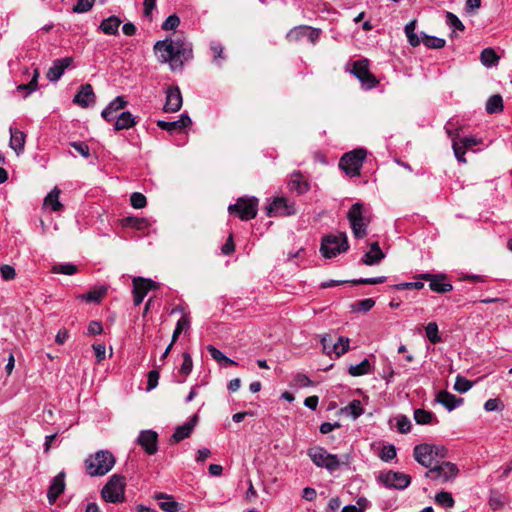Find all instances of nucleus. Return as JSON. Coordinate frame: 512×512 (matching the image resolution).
Masks as SVG:
<instances>
[{"label":"nucleus","mask_w":512,"mask_h":512,"mask_svg":"<svg viewBox=\"0 0 512 512\" xmlns=\"http://www.w3.org/2000/svg\"><path fill=\"white\" fill-rule=\"evenodd\" d=\"M10 131V141H9V146L17 153L19 154L20 152L23 151L24 149V145H25V134L18 130V129H15L13 127H10L9 129Z\"/></svg>","instance_id":"c85d7f7f"},{"label":"nucleus","mask_w":512,"mask_h":512,"mask_svg":"<svg viewBox=\"0 0 512 512\" xmlns=\"http://www.w3.org/2000/svg\"><path fill=\"white\" fill-rule=\"evenodd\" d=\"M125 477L114 474L101 490L102 498L109 503H121L125 500Z\"/></svg>","instance_id":"20e7f679"},{"label":"nucleus","mask_w":512,"mask_h":512,"mask_svg":"<svg viewBox=\"0 0 512 512\" xmlns=\"http://www.w3.org/2000/svg\"><path fill=\"white\" fill-rule=\"evenodd\" d=\"M435 503L441 507L452 508L455 505V500L451 493L441 491L435 495Z\"/></svg>","instance_id":"4c0bfd02"},{"label":"nucleus","mask_w":512,"mask_h":512,"mask_svg":"<svg viewBox=\"0 0 512 512\" xmlns=\"http://www.w3.org/2000/svg\"><path fill=\"white\" fill-rule=\"evenodd\" d=\"M207 350L210 354V356L215 360L217 361L219 364H222V361L224 359H226V356L219 350L217 349L215 346L213 345H208L207 346Z\"/></svg>","instance_id":"0e129e2a"},{"label":"nucleus","mask_w":512,"mask_h":512,"mask_svg":"<svg viewBox=\"0 0 512 512\" xmlns=\"http://www.w3.org/2000/svg\"><path fill=\"white\" fill-rule=\"evenodd\" d=\"M349 338L339 337L337 343L332 344L333 352L339 357L349 350Z\"/></svg>","instance_id":"49530a36"},{"label":"nucleus","mask_w":512,"mask_h":512,"mask_svg":"<svg viewBox=\"0 0 512 512\" xmlns=\"http://www.w3.org/2000/svg\"><path fill=\"white\" fill-rule=\"evenodd\" d=\"M423 287H424V283L421 281L404 282V283H400V284H397L394 286V288L397 290H410V289L420 290Z\"/></svg>","instance_id":"bf43d9fd"},{"label":"nucleus","mask_w":512,"mask_h":512,"mask_svg":"<svg viewBox=\"0 0 512 512\" xmlns=\"http://www.w3.org/2000/svg\"><path fill=\"white\" fill-rule=\"evenodd\" d=\"M127 101L123 96L114 98L101 112V116L107 122L113 121L116 118V112L124 109Z\"/></svg>","instance_id":"4be33fe9"},{"label":"nucleus","mask_w":512,"mask_h":512,"mask_svg":"<svg viewBox=\"0 0 512 512\" xmlns=\"http://www.w3.org/2000/svg\"><path fill=\"white\" fill-rule=\"evenodd\" d=\"M503 110V99L499 94L492 95L486 102V111L489 114L501 112Z\"/></svg>","instance_id":"72a5a7b5"},{"label":"nucleus","mask_w":512,"mask_h":512,"mask_svg":"<svg viewBox=\"0 0 512 512\" xmlns=\"http://www.w3.org/2000/svg\"><path fill=\"white\" fill-rule=\"evenodd\" d=\"M0 274H1V277L6 281L12 280L16 276L15 269L12 266L7 265V264L2 265L0 267Z\"/></svg>","instance_id":"052dcab7"},{"label":"nucleus","mask_w":512,"mask_h":512,"mask_svg":"<svg viewBox=\"0 0 512 512\" xmlns=\"http://www.w3.org/2000/svg\"><path fill=\"white\" fill-rule=\"evenodd\" d=\"M384 257L385 254L381 250L379 243L373 242L370 244V250L362 257V262L365 265L373 266L379 264Z\"/></svg>","instance_id":"b1692460"},{"label":"nucleus","mask_w":512,"mask_h":512,"mask_svg":"<svg viewBox=\"0 0 512 512\" xmlns=\"http://www.w3.org/2000/svg\"><path fill=\"white\" fill-rule=\"evenodd\" d=\"M366 155L367 152L363 148L347 152L341 157L339 167L350 177L359 176Z\"/></svg>","instance_id":"39448f33"},{"label":"nucleus","mask_w":512,"mask_h":512,"mask_svg":"<svg viewBox=\"0 0 512 512\" xmlns=\"http://www.w3.org/2000/svg\"><path fill=\"white\" fill-rule=\"evenodd\" d=\"M288 186L291 191H295L297 194H304L310 189L308 182L303 179L300 172H293L291 174Z\"/></svg>","instance_id":"bb28decb"},{"label":"nucleus","mask_w":512,"mask_h":512,"mask_svg":"<svg viewBox=\"0 0 512 512\" xmlns=\"http://www.w3.org/2000/svg\"><path fill=\"white\" fill-rule=\"evenodd\" d=\"M197 420H198V416L194 415L189 422H187L181 426H178L175 429V431L171 437V441L178 443V442L188 438L191 435V433L194 429V426L197 423Z\"/></svg>","instance_id":"393cba45"},{"label":"nucleus","mask_w":512,"mask_h":512,"mask_svg":"<svg viewBox=\"0 0 512 512\" xmlns=\"http://www.w3.org/2000/svg\"><path fill=\"white\" fill-rule=\"evenodd\" d=\"M73 102L82 108H87L95 103V94L90 84L80 87L78 93L74 96Z\"/></svg>","instance_id":"aec40b11"},{"label":"nucleus","mask_w":512,"mask_h":512,"mask_svg":"<svg viewBox=\"0 0 512 512\" xmlns=\"http://www.w3.org/2000/svg\"><path fill=\"white\" fill-rule=\"evenodd\" d=\"M154 48L163 61H169L175 65H182L184 61L192 58V48L190 44L181 40H172L171 38H167L156 42Z\"/></svg>","instance_id":"f257e3e1"},{"label":"nucleus","mask_w":512,"mask_h":512,"mask_svg":"<svg viewBox=\"0 0 512 512\" xmlns=\"http://www.w3.org/2000/svg\"><path fill=\"white\" fill-rule=\"evenodd\" d=\"M158 499H168L159 504L160 508L165 512H177L179 510V503L171 500V496L160 494L157 496Z\"/></svg>","instance_id":"a18cd8bd"},{"label":"nucleus","mask_w":512,"mask_h":512,"mask_svg":"<svg viewBox=\"0 0 512 512\" xmlns=\"http://www.w3.org/2000/svg\"><path fill=\"white\" fill-rule=\"evenodd\" d=\"M122 20L117 16H110L104 19L100 24L102 32H118Z\"/></svg>","instance_id":"c9c22d12"},{"label":"nucleus","mask_w":512,"mask_h":512,"mask_svg":"<svg viewBox=\"0 0 512 512\" xmlns=\"http://www.w3.org/2000/svg\"><path fill=\"white\" fill-rule=\"evenodd\" d=\"M378 480L388 488L403 490L411 483V477L402 472L388 471L381 473Z\"/></svg>","instance_id":"ddd939ff"},{"label":"nucleus","mask_w":512,"mask_h":512,"mask_svg":"<svg viewBox=\"0 0 512 512\" xmlns=\"http://www.w3.org/2000/svg\"><path fill=\"white\" fill-rule=\"evenodd\" d=\"M229 213H236L243 220L254 219L258 211V199L256 197H240L235 204L228 207Z\"/></svg>","instance_id":"0eeeda50"},{"label":"nucleus","mask_w":512,"mask_h":512,"mask_svg":"<svg viewBox=\"0 0 512 512\" xmlns=\"http://www.w3.org/2000/svg\"><path fill=\"white\" fill-rule=\"evenodd\" d=\"M480 60L485 67L490 68L498 64L499 56L493 48L488 47L482 50Z\"/></svg>","instance_id":"7c9ffc66"},{"label":"nucleus","mask_w":512,"mask_h":512,"mask_svg":"<svg viewBox=\"0 0 512 512\" xmlns=\"http://www.w3.org/2000/svg\"><path fill=\"white\" fill-rule=\"evenodd\" d=\"M445 23L455 32V30H464V25L460 19L451 12H445L444 14Z\"/></svg>","instance_id":"c03bdc74"},{"label":"nucleus","mask_w":512,"mask_h":512,"mask_svg":"<svg viewBox=\"0 0 512 512\" xmlns=\"http://www.w3.org/2000/svg\"><path fill=\"white\" fill-rule=\"evenodd\" d=\"M344 411L349 413L353 419H357L363 414V408L359 400L351 401Z\"/></svg>","instance_id":"de8ad7c7"},{"label":"nucleus","mask_w":512,"mask_h":512,"mask_svg":"<svg viewBox=\"0 0 512 512\" xmlns=\"http://www.w3.org/2000/svg\"><path fill=\"white\" fill-rule=\"evenodd\" d=\"M346 70L359 79L362 86L366 89L374 88L378 83L376 78L369 71L367 60H357L351 64V68H349L348 64Z\"/></svg>","instance_id":"9d476101"},{"label":"nucleus","mask_w":512,"mask_h":512,"mask_svg":"<svg viewBox=\"0 0 512 512\" xmlns=\"http://www.w3.org/2000/svg\"><path fill=\"white\" fill-rule=\"evenodd\" d=\"M132 283L133 303L135 306H139L143 302L149 291L157 290L159 288V283L143 277H134Z\"/></svg>","instance_id":"f8f14e48"},{"label":"nucleus","mask_w":512,"mask_h":512,"mask_svg":"<svg viewBox=\"0 0 512 512\" xmlns=\"http://www.w3.org/2000/svg\"><path fill=\"white\" fill-rule=\"evenodd\" d=\"M414 420L417 424H430L437 423L438 420L435 418V415L432 412L426 411L424 409H416L414 411Z\"/></svg>","instance_id":"f704fd0d"},{"label":"nucleus","mask_w":512,"mask_h":512,"mask_svg":"<svg viewBox=\"0 0 512 512\" xmlns=\"http://www.w3.org/2000/svg\"><path fill=\"white\" fill-rule=\"evenodd\" d=\"M446 132L452 140V148L456 159L459 162L466 163V159L464 157L466 150L477 145L479 143L478 139L475 137H463L458 139V133H454L447 127Z\"/></svg>","instance_id":"9b49d317"},{"label":"nucleus","mask_w":512,"mask_h":512,"mask_svg":"<svg viewBox=\"0 0 512 512\" xmlns=\"http://www.w3.org/2000/svg\"><path fill=\"white\" fill-rule=\"evenodd\" d=\"M71 146L80 153L84 158H88L90 156V149L88 145L84 142H72Z\"/></svg>","instance_id":"e2e57ef3"},{"label":"nucleus","mask_w":512,"mask_h":512,"mask_svg":"<svg viewBox=\"0 0 512 512\" xmlns=\"http://www.w3.org/2000/svg\"><path fill=\"white\" fill-rule=\"evenodd\" d=\"M374 305L375 301L372 298H367L351 304V310L353 312L366 313L370 311Z\"/></svg>","instance_id":"79ce46f5"},{"label":"nucleus","mask_w":512,"mask_h":512,"mask_svg":"<svg viewBox=\"0 0 512 512\" xmlns=\"http://www.w3.org/2000/svg\"><path fill=\"white\" fill-rule=\"evenodd\" d=\"M300 36H306L307 41L311 44H315L319 38V34H291V33L286 34L287 40L289 42L299 41Z\"/></svg>","instance_id":"13d9d810"},{"label":"nucleus","mask_w":512,"mask_h":512,"mask_svg":"<svg viewBox=\"0 0 512 512\" xmlns=\"http://www.w3.org/2000/svg\"><path fill=\"white\" fill-rule=\"evenodd\" d=\"M348 372L353 377L369 374L371 372V364L368 359H364L359 364L350 365Z\"/></svg>","instance_id":"473e14b6"},{"label":"nucleus","mask_w":512,"mask_h":512,"mask_svg":"<svg viewBox=\"0 0 512 512\" xmlns=\"http://www.w3.org/2000/svg\"><path fill=\"white\" fill-rule=\"evenodd\" d=\"M94 2L95 0H78L73 7V11L76 13H85L93 7Z\"/></svg>","instance_id":"6e6d98bb"},{"label":"nucleus","mask_w":512,"mask_h":512,"mask_svg":"<svg viewBox=\"0 0 512 512\" xmlns=\"http://www.w3.org/2000/svg\"><path fill=\"white\" fill-rule=\"evenodd\" d=\"M182 107V95L177 86H170L166 90L165 112H177Z\"/></svg>","instance_id":"f3484780"},{"label":"nucleus","mask_w":512,"mask_h":512,"mask_svg":"<svg viewBox=\"0 0 512 512\" xmlns=\"http://www.w3.org/2000/svg\"><path fill=\"white\" fill-rule=\"evenodd\" d=\"M472 387V382L458 375L455 380L454 389L459 393H465Z\"/></svg>","instance_id":"603ef678"},{"label":"nucleus","mask_w":512,"mask_h":512,"mask_svg":"<svg viewBox=\"0 0 512 512\" xmlns=\"http://www.w3.org/2000/svg\"><path fill=\"white\" fill-rule=\"evenodd\" d=\"M422 35V43L431 49H439L444 47L445 40L430 34H421Z\"/></svg>","instance_id":"58836bf2"},{"label":"nucleus","mask_w":512,"mask_h":512,"mask_svg":"<svg viewBox=\"0 0 512 512\" xmlns=\"http://www.w3.org/2000/svg\"><path fill=\"white\" fill-rule=\"evenodd\" d=\"M65 489V473H58L51 481L47 492V498L50 504H53Z\"/></svg>","instance_id":"412c9836"},{"label":"nucleus","mask_w":512,"mask_h":512,"mask_svg":"<svg viewBox=\"0 0 512 512\" xmlns=\"http://www.w3.org/2000/svg\"><path fill=\"white\" fill-rule=\"evenodd\" d=\"M397 455L396 447L392 444L383 446L380 452V459L384 462L393 460Z\"/></svg>","instance_id":"09e8293b"},{"label":"nucleus","mask_w":512,"mask_h":512,"mask_svg":"<svg viewBox=\"0 0 512 512\" xmlns=\"http://www.w3.org/2000/svg\"><path fill=\"white\" fill-rule=\"evenodd\" d=\"M432 453L434 455L435 460L444 459L447 457L448 450L446 447L442 445H432Z\"/></svg>","instance_id":"774afa93"},{"label":"nucleus","mask_w":512,"mask_h":512,"mask_svg":"<svg viewBox=\"0 0 512 512\" xmlns=\"http://www.w3.org/2000/svg\"><path fill=\"white\" fill-rule=\"evenodd\" d=\"M385 281H386L385 276H379V277H373V278L355 279V280H351V283L354 285H359V284L376 285V284L384 283Z\"/></svg>","instance_id":"4d7b16f0"},{"label":"nucleus","mask_w":512,"mask_h":512,"mask_svg":"<svg viewBox=\"0 0 512 512\" xmlns=\"http://www.w3.org/2000/svg\"><path fill=\"white\" fill-rule=\"evenodd\" d=\"M123 225L127 227H132L138 230L145 229L149 226V222L145 218L139 217H126L123 219Z\"/></svg>","instance_id":"ea45409f"},{"label":"nucleus","mask_w":512,"mask_h":512,"mask_svg":"<svg viewBox=\"0 0 512 512\" xmlns=\"http://www.w3.org/2000/svg\"><path fill=\"white\" fill-rule=\"evenodd\" d=\"M308 456L316 466L325 468L329 472H334L340 466L337 455L329 453L323 447L309 449Z\"/></svg>","instance_id":"6e6552de"},{"label":"nucleus","mask_w":512,"mask_h":512,"mask_svg":"<svg viewBox=\"0 0 512 512\" xmlns=\"http://www.w3.org/2000/svg\"><path fill=\"white\" fill-rule=\"evenodd\" d=\"M39 76H40L39 70L37 68L34 69L32 79L28 83L18 85L17 90L19 92L24 91L25 92L24 97L26 98L29 94H31L32 92L37 90Z\"/></svg>","instance_id":"2f4dec72"},{"label":"nucleus","mask_w":512,"mask_h":512,"mask_svg":"<svg viewBox=\"0 0 512 512\" xmlns=\"http://www.w3.org/2000/svg\"><path fill=\"white\" fill-rule=\"evenodd\" d=\"M130 203L133 208L141 209L146 206L147 200H146V197L142 193L134 192V193H132V195L130 197Z\"/></svg>","instance_id":"3c124183"},{"label":"nucleus","mask_w":512,"mask_h":512,"mask_svg":"<svg viewBox=\"0 0 512 512\" xmlns=\"http://www.w3.org/2000/svg\"><path fill=\"white\" fill-rule=\"evenodd\" d=\"M414 459L423 467L431 468L436 461L432 453V444L422 443L413 449Z\"/></svg>","instance_id":"2eb2a0df"},{"label":"nucleus","mask_w":512,"mask_h":512,"mask_svg":"<svg viewBox=\"0 0 512 512\" xmlns=\"http://www.w3.org/2000/svg\"><path fill=\"white\" fill-rule=\"evenodd\" d=\"M421 278L425 280H429V286L432 291L438 292V293H446L453 289V286L451 283L445 281L444 275H432L429 273L421 275Z\"/></svg>","instance_id":"6ab92c4d"},{"label":"nucleus","mask_w":512,"mask_h":512,"mask_svg":"<svg viewBox=\"0 0 512 512\" xmlns=\"http://www.w3.org/2000/svg\"><path fill=\"white\" fill-rule=\"evenodd\" d=\"M436 401L443 405L449 412L463 403L462 398H457L448 391L442 390L436 396Z\"/></svg>","instance_id":"a878e982"},{"label":"nucleus","mask_w":512,"mask_h":512,"mask_svg":"<svg viewBox=\"0 0 512 512\" xmlns=\"http://www.w3.org/2000/svg\"><path fill=\"white\" fill-rule=\"evenodd\" d=\"M72 64V58L71 57H64L61 59H57L53 62V65L49 68L47 72V78L51 82H57L62 75L64 74L65 70Z\"/></svg>","instance_id":"a211bd4d"},{"label":"nucleus","mask_w":512,"mask_h":512,"mask_svg":"<svg viewBox=\"0 0 512 512\" xmlns=\"http://www.w3.org/2000/svg\"><path fill=\"white\" fill-rule=\"evenodd\" d=\"M103 332V327L99 321H91L88 324L87 334L88 335H99Z\"/></svg>","instance_id":"338daca9"},{"label":"nucleus","mask_w":512,"mask_h":512,"mask_svg":"<svg viewBox=\"0 0 512 512\" xmlns=\"http://www.w3.org/2000/svg\"><path fill=\"white\" fill-rule=\"evenodd\" d=\"M60 193L61 191L59 188L55 187L54 189H52L44 199V206L50 207L51 210L54 212L62 210L63 205L59 201Z\"/></svg>","instance_id":"c756f323"},{"label":"nucleus","mask_w":512,"mask_h":512,"mask_svg":"<svg viewBox=\"0 0 512 512\" xmlns=\"http://www.w3.org/2000/svg\"><path fill=\"white\" fill-rule=\"evenodd\" d=\"M352 233L355 238L362 239L367 235V227L370 218L364 215V206L362 203H354L347 214Z\"/></svg>","instance_id":"7ed1b4c3"},{"label":"nucleus","mask_w":512,"mask_h":512,"mask_svg":"<svg viewBox=\"0 0 512 512\" xmlns=\"http://www.w3.org/2000/svg\"><path fill=\"white\" fill-rule=\"evenodd\" d=\"M458 473L459 469L454 463L444 461L441 464L434 465L426 471L425 477L433 481L440 480L443 483H446L456 478Z\"/></svg>","instance_id":"1a4fd4ad"},{"label":"nucleus","mask_w":512,"mask_h":512,"mask_svg":"<svg viewBox=\"0 0 512 512\" xmlns=\"http://www.w3.org/2000/svg\"><path fill=\"white\" fill-rule=\"evenodd\" d=\"M159 379V372L157 370H151L148 373V380H147V390L150 391L154 389L158 384Z\"/></svg>","instance_id":"69168bd1"},{"label":"nucleus","mask_w":512,"mask_h":512,"mask_svg":"<svg viewBox=\"0 0 512 512\" xmlns=\"http://www.w3.org/2000/svg\"><path fill=\"white\" fill-rule=\"evenodd\" d=\"M425 334L431 344H438L442 341L436 322H430L425 326Z\"/></svg>","instance_id":"e433bc0d"},{"label":"nucleus","mask_w":512,"mask_h":512,"mask_svg":"<svg viewBox=\"0 0 512 512\" xmlns=\"http://www.w3.org/2000/svg\"><path fill=\"white\" fill-rule=\"evenodd\" d=\"M210 50L213 53V62L218 66H222V62L225 60V56L223 55V46L221 43L212 42L210 44Z\"/></svg>","instance_id":"37998d69"},{"label":"nucleus","mask_w":512,"mask_h":512,"mask_svg":"<svg viewBox=\"0 0 512 512\" xmlns=\"http://www.w3.org/2000/svg\"><path fill=\"white\" fill-rule=\"evenodd\" d=\"M266 215L276 216V215H291L295 213V209L293 205H289L287 200L282 197L275 198L272 203L265 207Z\"/></svg>","instance_id":"dca6fc26"},{"label":"nucleus","mask_w":512,"mask_h":512,"mask_svg":"<svg viewBox=\"0 0 512 512\" xmlns=\"http://www.w3.org/2000/svg\"><path fill=\"white\" fill-rule=\"evenodd\" d=\"M114 120V129L116 131L130 129L137 124L135 117L129 111L120 113Z\"/></svg>","instance_id":"cd10ccee"},{"label":"nucleus","mask_w":512,"mask_h":512,"mask_svg":"<svg viewBox=\"0 0 512 512\" xmlns=\"http://www.w3.org/2000/svg\"><path fill=\"white\" fill-rule=\"evenodd\" d=\"M148 455L158 451V434L154 430H142L136 440Z\"/></svg>","instance_id":"4468645a"},{"label":"nucleus","mask_w":512,"mask_h":512,"mask_svg":"<svg viewBox=\"0 0 512 512\" xmlns=\"http://www.w3.org/2000/svg\"><path fill=\"white\" fill-rule=\"evenodd\" d=\"M115 465V457L108 450H99L85 460L86 473L91 477L106 475Z\"/></svg>","instance_id":"f03ea898"},{"label":"nucleus","mask_w":512,"mask_h":512,"mask_svg":"<svg viewBox=\"0 0 512 512\" xmlns=\"http://www.w3.org/2000/svg\"><path fill=\"white\" fill-rule=\"evenodd\" d=\"M294 384L298 387H309L312 385V381L310 380V378L305 375V374H302V373H297L295 376H294Z\"/></svg>","instance_id":"680f3d73"},{"label":"nucleus","mask_w":512,"mask_h":512,"mask_svg":"<svg viewBox=\"0 0 512 512\" xmlns=\"http://www.w3.org/2000/svg\"><path fill=\"white\" fill-rule=\"evenodd\" d=\"M180 18L176 14H172L166 18L161 28L165 31L174 30L179 26Z\"/></svg>","instance_id":"864d4df0"},{"label":"nucleus","mask_w":512,"mask_h":512,"mask_svg":"<svg viewBox=\"0 0 512 512\" xmlns=\"http://www.w3.org/2000/svg\"><path fill=\"white\" fill-rule=\"evenodd\" d=\"M192 123L190 117L188 114L183 113L181 114L180 118L175 121H164V120H158L157 126L165 131L168 132H174L176 130H182L188 126H190Z\"/></svg>","instance_id":"5701e85b"},{"label":"nucleus","mask_w":512,"mask_h":512,"mask_svg":"<svg viewBox=\"0 0 512 512\" xmlns=\"http://www.w3.org/2000/svg\"><path fill=\"white\" fill-rule=\"evenodd\" d=\"M396 426H397V430L400 433L406 434L411 430V421L407 416L402 415L397 418Z\"/></svg>","instance_id":"5fc2aeb1"},{"label":"nucleus","mask_w":512,"mask_h":512,"mask_svg":"<svg viewBox=\"0 0 512 512\" xmlns=\"http://www.w3.org/2000/svg\"><path fill=\"white\" fill-rule=\"evenodd\" d=\"M349 248L347 235L342 232L338 235H327L322 239L320 251L325 258L336 257Z\"/></svg>","instance_id":"423d86ee"},{"label":"nucleus","mask_w":512,"mask_h":512,"mask_svg":"<svg viewBox=\"0 0 512 512\" xmlns=\"http://www.w3.org/2000/svg\"><path fill=\"white\" fill-rule=\"evenodd\" d=\"M183 362L181 364L179 372L184 375L185 377L188 376L193 368V361L190 353L184 352L183 355Z\"/></svg>","instance_id":"8fccbe9b"},{"label":"nucleus","mask_w":512,"mask_h":512,"mask_svg":"<svg viewBox=\"0 0 512 512\" xmlns=\"http://www.w3.org/2000/svg\"><path fill=\"white\" fill-rule=\"evenodd\" d=\"M51 271L54 274L73 275L77 273L78 268L72 263H61L54 265Z\"/></svg>","instance_id":"a19ab883"}]
</instances>
